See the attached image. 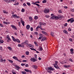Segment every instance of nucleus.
Instances as JSON below:
<instances>
[{
	"instance_id": "18",
	"label": "nucleus",
	"mask_w": 74,
	"mask_h": 74,
	"mask_svg": "<svg viewBox=\"0 0 74 74\" xmlns=\"http://www.w3.org/2000/svg\"><path fill=\"white\" fill-rule=\"evenodd\" d=\"M26 42H27V40H25V41L23 42L22 44H26Z\"/></svg>"
},
{
	"instance_id": "58",
	"label": "nucleus",
	"mask_w": 74,
	"mask_h": 74,
	"mask_svg": "<svg viewBox=\"0 0 74 74\" xmlns=\"http://www.w3.org/2000/svg\"><path fill=\"white\" fill-rule=\"evenodd\" d=\"M25 66V67H29V65L28 64H26Z\"/></svg>"
},
{
	"instance_id": "48",
	"label": "nucleus",
	"mask_w": 74,
	"mask_h": 74,
	"mask_svg": "<svg viewBox=\"0 0 74 74\" xmlns=\"http://www.w3.org/2000/svg\"><path fill=\"white\" fill-rule=\"evenodd\" d=\"M34 44L36 45L37 46H38V45L37 44V42H34Z\"/></svg>"
},
{
	"instance_id": "51",
	"label": "nucleus",
	"mask_w": 74,
	"mask_h": 74,
	"mask_svg": "<svg viewBox=\"0 0 74 74\" xmlns=\"http://www.w3.org/2000/svg\"><path fill=\"white\" fill-rule=\"evenodd\" d=\"M23 5H24V7H25V6H26V5L25 3H24L23 4Z\"/></svg>"
},
{
	"instance_id": "13",
	"label": "nucleus",
	"mask_w": 74,
	"mask_h": 74,
	"mask_svg": "<svg viewBox=\"0 0 74 74\" xmlns=\"http://www.w3.org/2000/svg\"><path fill=\"white\" fill-rule=\"evenodd\" d=\"M20 21L21 22L22 24L23 25V26H25V22H24V21L22 20H20Z\"/></svg>"
},
{
	"instance_id": "46",
	"label": "nucleus",
	"mask_w": 74,
	"mask_h": 74,
	"mask_svg": "<svg viewBox=\"0 0 74 74\" xmlns=\"http://www.w3.org/2000/svg\"><path fill=\"white\" fill-rule=\"evenodd\" d=\"M69 60L70 61H71L72 62H73V60L72 59H71V58L69 59Z\"/></svg>"
},
{
	"instance_id": "42",
	"label": "nucleus",
	"mask_w": 74,
	"mask_h": 74,
	"mask_svg": "<svg viewBox=\"0 0 74 74\" xmlns=\"http://www.w3.org/2000/svg\"><path fill=\"white\" fill-rule=\"evenodd\" d=\"M59 13V14H61V13H62V11H61V10H60L58 11Z\"/></svg>"
},
{
	"instance_id": "37",
	"label": "nucleus",
	"mask_w": 74,
	"mask_h": 74,
	"mask_svg": "<svg viewBox=\"0 0 74 74\" xmlns=\"http://www.w3.org/2000/svg\"><path fill=\"white\" fill-rule=\"evenodd\" d=\"M20 47H22V48H24V45H21V46H20Z\"/></svg>"
},
{
	"instance_id": "35",
	"label": "nucleus",
	"mask_w": 74,
	"mask_h": 74,
	"mask_svg": "<svg viewBox=\"0 0 74 74\" xmlns=\"http://www.w3.org/2000/svg\"><path fill=\"white\" fill-rule=\"evenodd\" d=\"M0 42H1V43H3V42H4V41H3L2 40H0Z\"/></svg>"
},
{
	"instance_id": "28",
	"label": "nucleus",
	"mask_w": 74,
	"mask_h": 74,
	"mask_svg": "<svg viewBox=\"0 0 74 74\" xmlns=\"http://www.w3.org/2000/svg\"><path fill=\"white\" fill-rule=\"evenodd\" d=\"M39 24L40 25V26H41V25H44V24L43 23H41V22H40Z\"/></svg>"
},
{
	"instance_id": "8",
	"label": "nucleus",
	"mask_w": 74,
	"mask_h": 74,
	"mask_svg": "<svg viewBox=\"0 0 74 74\" xmlns=\"http://www.w3.org/2000/svg\"><path fill=\"white\" fill-rule=\"evenodd\" d=\"M11 26L13 29H14L15 30H17V28H16V26H15V25H11Z\"/></svg>"
},
{
	"instance_id": "30",
	"label": "nucleus",
	"mask_w": 74,
	"mask_h": 74,
	"mask_svg": "<svg viewBox=\"0 0 74 74\" xmlns=\"http://www.w3.org/2000/svg\"><path fill=\"white\" fill-rule=\"evenodd\" d=\"M39 48L40 49V51H42V47H40Z\"/></svg>"
},
{
	"instance_id": "24",
	"label": "nucleus",
	"mask_w": 74,
	"mask_h": 74,
	"mask_svg": "<svg viewBox=\"0 0 74 74\" xmlns=\"http://www.w3.org/2000/svg\"><path fill=\"white\" fill-rule=\"evenodd\" d=\"M25 53L27 55H29V51H26Z\"/></svg>"
},
{
	"instance_id": "39",
	"label": "nucleus",
	"mask_w": 74,
	"mask_h": 74,
	"mask_svg": "<svg viewBox=\"0 0 74 74\" xmlns=\"http://www.w3.org/2000/svg\"><path fill=\"white\" fill-rule=\"evenodd\" d=\"M42 3H47V1H46V0H45L43 1Z\"/></svg>"
},
{
	"instance_id": "62",
	"label": "nucleus",
	"mask_w": 74,
	"mask_h": 74,
	"mask_svg": "<svg viewBox=\"0 0 74 74\" xmlns=\"http://www.w3.org/2000/svg\"><path fill=\"white\" fill-rule=\"evenodd\" d=\"M71 67V66L70 65H67V68H69V67Z\"/></svg>"
},
{
	"instance_id": "33",
	"label": "nucleus",
	"mask_w": 74,
	"mask_h": 74,
	"mask_svg": "<svg viewBox=\"0 0 74 74\" xmlns=\"http://www.w3.org/2000/svg\"><path fill=\"white\" fill-rule=\"evenodd\" d=\"M3 12L4 14H8V12H5V11L3 10Z\"/></svg>"
},
{
	"instance_id": "1",
	"label": "nucleus",
	"mask_w": 74,
	"mask_h": 74,
	"mask_svg": "<svg viewBox=\"0 0 74 74\" xmlns=\"http://www.w3.org/2000/svg\"><path fill=\"white\" fill-rule=\"evenodd\" d=\"M48 69H47V71L48 72V73H52V71H54V69L52 67H50L49 68L48 67Z\"/></svg>"
},
{
	"instance_id": "34",
	"label": "nucleus",
	"mask_w": 74,
	"mask_h": 74,
	"mask_svg": "<svg viewBox=\"0 0 74 74\" xmlns=\"http://www.w3.org/2000/svg\"><path fill=\"white\" fill-rule=\"evenodd\" d=\"M12 16H13V17H14V18H15V17H16V15L13 14V15H12Z\"/></svg>"
},
{
	"instance_id": "10",
	"label": "nucleus",
	"mask_w": 74,
	"mask_h": 74,
	"mask_svg": "<svg viewBox=\"0 0 74 74\" xmlns=\"http://www.w3.org/2000/svg\"><path fill=\"white\" fill-rule=\"evenodd\" d=\"M30 26L29 25H27L26 26V28L27 30H29L30 29Z\"/></svg>"
},
{
	"instance_id": "57",
	"label": "nucleus",
	"mask_w": 74,
	"mask_h": 74,
	"mask_svg": "<svg viewBox=\"0 0 74 74\" xmlns=\"http://www.w3.org/2000/svg\"><path fill=\"white\" fill-rule=\"evenodd\" d=\"M21 66H25V64L22 63L21 64Z\"/></svg>"
},
{
	"instance_id": "53",
	"label": "nucleus",
	"mask_w": 74,
	"mask_h": 74,
	"mask_svg": "<svg viewBox=\"0 0 74 74\" xmlns=\"http://www.w3.org/2000/svg\"><path fill=\"white\" fill-rule=\"evenodd\" d=\"M34 56H35V59H37V55H34Z\"/></svg>"
},
{
	"instance_id": "61",
	"label": "nucleus",
	"mask_w": 74,
	"mask_h": 74,
	"mask_svg": "<svg viewBox=\"0 0 74 74\" xmlns=\"http://www.w3.org/2000/svg\"><path fill=\"white\" fill-rule=\"evenodd\" d=\"M40 3L39 1H38L35 2V3Z\"/></svg>"
},
{
	"instance_id": "56",
	"label": "nucleus",
	"mask_w": 74,
	"mask_h": 74,
	"mask_svg": "<svg viewBox=\"0 0 74 74\" xmlns=\"http://www.w3.org/2000/svg\"><path fill=\"white\" fill-rule=\"evenodd\" d=\"M23 62H26V60H23L22 61Z\"/></svg>"
},
{
	"instance_id": "60",
	"label": "nucleus",
	"mask_w": 74,
	"mask_h": 74,
	"mask_svg": "<svg viewBox=\"0 0 74 74\" xmlns=\"http://www.w3.org/2000/svg\"><path fill=\"white\" fill-rule=\"evenodd\" d=\"M65 26H66L67 25V23H66L64 25Z\"/></svg>"
},
{
	"instance_id": "6",
	"label": "nucleus",
	"mask_w": 74,
	"mask_h": 74,
	"mask_svg": "<svg viewBox=\"0 0 74 74\" xmlns=\"http://www.w3.org/2000/svg\"><path fill=\"white\" fill-rule=\"evenodd\" d=\"M13 40L14 41H16L17 42H18V43H20V40H19L18 39H16L14 38L13 39Z\"/></svg>"
},
{
	"instance_id": "43",
	"label": "nucleus",
	"mask_w": 74,
	"mask_h": 74,
	"mask_svg": "<svg viewBox=\"0 0 74 74\" xmlns=\"http://www.w3.org/2000/svg\"><path fill=\"white\" fill-rule=\"evenodd\" d=\"M73 18H71L70 19H69L68 20V22H70V21H71V20H72Z\"/></svg>"
},
{
	"instance_id": "11",
	"label": "nucleus",
	"mask_w": 74,
	"mask_h": 74,
	"mask_svg": "<svg viewBox=\"0 0 74 74\" xmlns=\"http://www.w3.org/2000/svg\"><path fill=\"white\" fill-rule=\"evenodd\" d=\"M42 33L43 34H45L46 36H48V34H47V33L45 32L44 31H42Z\"/></svg>"
},
{
	"instance_id": "23",
	"label": "nucleus",
	"mask_w": 74,
	"mask_h": 74,
	"mask_svg": "<svg viewBox=\"0 0 74 74\" xmlns=\"http://www.w3.org/2000/svg\"><path fill=\"white\" fill-rule=\"evenodd\" d=\"M3 23L5 24L6 25H8V24H10V23L9 22L8 23L5 22H3Z\"/></svg>"
},
{
	"instance_id": "14",
	"label": "nucleus",
	"mask_w": 74,
	"mask_h": 74,
	"mask_svg": "<svg viewBox=\"0 0 74 74\" xmlns=\"http://www.w3.org/2000/svg\"><path fill=\"white\" fill-rule=\"evenodd\" d=\"M32 67L34 68V69H37V66L36 65H33Z\"/></svg>"
},
{
	"instance_id": "63",
	"label": "nucleus",
	"mask_w": 74,
	"mask_h": 74,
	"mask_svg": "<svg viewBox=\"0 0 74 74\" xmlns=\"http://www.w3.org/2000/svg\"><path fill=\"white\" fill-rule=\"evenodd\" d=\"M71 54H73V53H74V52H73V51H71Z\"/></svg>"
},
{
	"instance_id": "45",
	"label": "nucleus",
	"mask_w": 74,
	"mask_h": 74,
	"mask_svg": "<svg viewBox=\"0 0 74 74\" xmlns=\"http://www.w3.org/2000/svg\"><path fill=\"white\" fill-rule=\"evenodd\" d=\"M30 30L32 31H33V28L32 27H31L30 28Z\"/></svg>"
},
{
	"instance_id": "36",
	"label": "nucleus",
	"mask_w": 74,
	"mask_h": 74,
	"mask_svg": "<svg viewBox=\"0 0 74 74\" xmlns=\"http://www.w3.org/2000/svg\"><path fill=\"white\" fill-rule=\"evenodd\" d=\"M34 5L35 4V5H37L38 6H39V4H37V3H34Z\"/></svg>"
},
{
	"instance_id": "31",
	"label": "nucleus",
	"mask_w": 74,
	"mask_h": 74,
	"mask_svg": "<svg viewBox=\"0 0 74 74\" xmlns=\"http://www.w3.org/2000/svg\"><path fill=\"white\" fill-rule=\"evenodd\" d=\"M8 61L9 62H10V63H13V61H12V60H9Z\"/></svg>"
},
{
	"instance_id": "9",
	"label": "nucleus",
	"mask_w": 74,
	"mask_h": 74,
	"mask_svg": "<svg viewBox=\"0 0 74 74\" xmlns=\"http://www.w3.org/2000/svg\"><path fill=\"white\" fill-rule=\"evenodd\" d=\"M53 65H54V67H55V68H56V69H60V68L59 67V66H58V65H57V66H56L55 65V64H54Z\"/></svg>"
},
{
	"instance_id": "29",
	"label": "nucleus",
	"mask_w": 74,
	"mask_h": 74,
	"mask_svg": "<svg viewBox=\"0 0 74 74\" xmlns=\"http://www.w3.org/2000/svg\"><path fill=\"white\" fill-rule=\"evenodd\" d=\"M34 19L36 20V19H38V17H37V16H35L34 17Z\"/></svg>"
},
{
	"instance_id": "20",
	"label": "nucleus",
	"mask_w": 74,
	"mask_h": 74,
	"mask_svg": "<svg viewBox=\"0 0 74 74\" xmlns=\"http://www.w3.org/2000/svg\"><path fill=\"white\" fill-rule=\"evenodd\" d=\"M26 72H27V73H28V72H29L30 71V70L27 69H25L24 70Z\"/></svg>"
},
{
	"instance_id": "38",
	"label": "nucleus",
	"mask_w": 74,
	"mask_h": 74,
	"mask_svg": "<svg viewBox=\"0 0 74 74\" xmlns=\"http://www.w3.org/2000/svg\"><path fill=\"white\" fill-rule=\"evenodd\" d=\"M19 4V3L17 2V3H16L14 4V5H18Z\"/></svg>"
},
{
	"instance_id": "5",
	"label": "nucleus",
	"mask_w": 74,
	"mask_h": 74,
	"mask_svg": "<svg viewBox=\"0 0 74 74\" xmlns=\"http://www.w3.org/2000/svg\"><path fill=\"white\" fill-rule=\"evenodd\" d=\"M13 59H15V60H17V61H18V62H22V61H20V60H19L18 59V58L16 57L15 56H14L13 57Z\"/></svg>"
},
{
	"instance_id": "32",
	"label": "nucleus",
	"mask_w": 74,
	"mask_h": 74,
	"mask_svg": "<svg viewBox=\"0 0 74 74\" xmlns=\"http://www.w3.org/2000/svg\"><path fill=\"white\" fill-rule=\"evenodd\" d=\"M35 34H36V36H38V34L37 33V32H34Z\"/></svg>"
},
{
	"instance_id": "25",
	"label": "nucleus",
	"mask_w": 74,
	"mask_h": 74,
	"mask_svg": "<svg viewBox=\"0 0 74 74\" xmlns=\"http://www.w3.org/2000/svg\"><path fill=\"white\" fill-rule=\"evenodd\" d=\"M21 73L23 74H26V72L25 71H22L21 72Z\"/></svg>"
},
{
	"instance_id": "52",
	"label": "nucleus",
	"mask_w": 74,
	"mask_h": 74,
	"mask_svg": "<svg viewBox=\"0 0 74 74\" xmlns=\"http://www.w3.org/2000/svg\"><path fill=\"white\" fill-rule=\"evenodd\" d=\"M39 28H40V29H41L42 28H41V25H40V26H38Z\"/></svg>"
},
{
	"instance_id": "26",
	"label": "nucleus",
	"mask_w": 74,
	"mask_h": 74,
	"mask_svg": "<svg viewBox=\"0 0 74 74\" xmlns=\"http://www.w3.org/2000/svg\"><path fill=\"white\" fill-rule=\"evenodd\" d=\"M74 21V19H73L72 18V19L71 20L70 22V23H73V22Z\"/></svg>"
},
{
	"instance_id": "19",
	"label": "nucleus",
	"mask_w": 74,
	"mask_h": 74,
	"mask_svg": "<svg viewBox=\"0 0 74 74\" xmlns=\"http://www.w3.org/2000/svg\"><path fill=\"white\" fill-rule=\"evenodd\" d=\"M29 20H30V21H32V19H33L32 18V17L31 16L29 17Z\"/></svg>"
},
{
	"instance_id": "22",
	"label": "nucleus",
	"mask_w": 74,
	"mask_h": 74,
	"mask_svg": "<svg viewBox=\"0 0 74 74\" xmlns=\"http://www.w3.org/2000/svg\"><path fill=\"white\" fill-rule=\"evenodd\" d=\"M63 32L64 33H65V34H67L68 32H67V31H66L64 30L63 31Z\"/></svg>"
},
{
	"instance_id": "7",
	"label": "nucleus",
	"mask_w": 74,
	"mask_h": 74,
	"mask_svg": "<svg viewBox=\"0 0 74 74\" xmlns=\"http://www.w3.org/2000/svg\"><path fill=\"white\" fill-rule=\"evenodd\" d=\"M56 16H53L51 17L50 19H56Z\"/></svg>"
},
{
	"instance_id": "17",
	"label": "nucleus",
	"mask_w": 74,
	"mask_h": 74,
	"mask_svg": "<svg viewBox=\"0 0 74 74\" xmlns=\"http://www.w3.org/2000/svg\"><path fill=\"white\" fill-rule=\"evenodd\" d=\"M29 46L30 47H32V48H33V47H34V46H33V45H31V44H29Z\"/></svg>"
},
{
	"instance_id": "54",
	"label": "nucleus",
	"mask_w": 74,
	"mask_h": 74,
	"mask_svg": "<svg viewBox=\"0 0 74 74\" xmlns=\"http://www.w3.org/2000/svg\"><path fill=\"white\" fill-rule=\"evenodd\" d=\"M68 30H69V31H71V28L69 27L68 29Z\"/></svg>"
},
{
	"instance_id": "50",
	"label": "nucleus",
	"mask_w": 74,
	"mask_h": 74,
	"mask_svg": "<svg viewBox=\"0 0 74 74\" xmlns=\"http://www.w3.org/2000/svg\"><path fill=\"white\" fill-rule=\"evenodd\" d=\"M69 41H71V42L73 41V39H72L71 38H70L69 39Z\"/></svg>"
},
{
	"instance_id": "4",
	"label": "nucleus",
	"mask_w": 74,
	"mask_h": 74,
	"mask_svg": "<svg viewBox=\"0 0 74 74\" xmlns=\"http://www.w3.org/2000/svg\"><path fill=\"white\" fill-rule=\"evenodd\" d=\"M30 60L32 62H36V61H37V60L35 58H34L33 57L32 58H31V59H30Z\"/></svg>"
},
{
	"instance_id": "47",
	"label": "nucleus",
	"mask_w": 74,
	"mask_h": 74,
	"mask_svg": "<svg viewBox=\"0 0 74 74\" xmlns=\"http://www.w3.org/2000/svg\"><path fill=\"white\" fill-rule=\"evenodd\" d=\"M22 12H25V9H22L21 10Z\"/></svg>"
},
{
	"instance_id": "12",
	"label": "nucleus",
	"mask_w": 74,
	"mask_h": 74,
	"mask_svg": "<svg viewBox=\"0 0 74 74\" xmlns=\"http://www.w3.org/2000/svg\"><path fill=\"white\" fill-rule=\"evenodd\" d=\"M45 40H46V38L45 37L42 38V39L41 40V41H43Z\"/></svg>"
},
{
	"instance_id": "3",
	"label": "nucleus",
	"mask_w": 74,
	"mask_h": 74,
	"mask_svg": "<svg viewBox=\"0 0 74 74\" xmlns=\"http://www.w3.org/2000/svg\"><path fill=\"white\" fill-rule=\"evenodd\" d=\"M56 20H58L59 18H63V16L61 15H59L58 16H56Z\"/></svg>"
},
{
	"instance_id": "21",
	"label": "nucleus",
	"mask_w": 74,
	"mask_h": 74,
	"mask_svg": "<svg viewBox=\"0 0 74 74\" xmlns=\"http://www.w3.org/2000/svg\"><path fill=\"white\" fill-rule=\"evenodd\" d=\"M7 38L9 40H10V41H11V39H10V36H9V35H7Z\"/></svg>"
},
{
	"instance_id": "55",
	"label": "nucleus",
	"mask_w": 74,
	"mask_h": 74,
	"mask_svg": "<svg viewBox=\"0 0 74 74\" xmlns=\"http://www.w3.org/2000/svg\"><path fill=\"white\" fill-rule=\"evenodd\" d=\"M0 26H1V27H3V25L1 24L0 23Z\"/></svg>"
},
{
	"instance_id": "64",
	"label": "nucleus",
	"mask_w": 74,
	"mask_h": 74,
	"mask_svg": "<svg viewBox=\"0 0 74 74\" xmlns=\"http://www.w3.org/2000/svg\"><path fill=\"white\" fill-rule=\"evenodd\" d=\"M21 44H18V47H21Z\"/></svg>"
},
{
	"instance_id": "59",
	"label": "nucleus",
	"mask_w": 74,
	"mask_h": 74,
	"mask_svg": "<svg viewBox=\"0 0 74 74\" xmlns=\"http://www.w3.org/2000/svg\"><path fill=\"white\" fill-rule=\"evenodd\" d=\"M74 51V50H73V49H70L71 52V51Z\"/></svg>"
},
{
	"instance_id": "44",
	"label": "nucleus",
	"mask_w": 74,
	"mask_h": 74,
	"mask_svg": "<svg viewBox=\"0 0 74 74\" xmlns=\"http://www.w3.org/2000/svg\"><path fill=\"white\" fill-rule=\"evenodd\" d=\"M45 17H46V18H49V16L48 15H45Z\"/></svg>"
},
{
	"instance_id": "49",
	"label": "nucleus",
	"mask_w": 74,
	"mask_h": 74,
	"mask_svg": "<svg viewBox=\"0 0 74 74\" xmlns=\"http://www.w3.org/2000/svg\"><path fill=\"white\" fill-rule=\"evenodd\" d=\"M55 62H56V64H55L56 66H57V65H58L57 64H58V62L56 61Z\"/></svg>"
},
{
	"instance_id": "2",
	"label": "nucleus",
	"mask_w": 74,
	"mask_h": 74,
	"mask_svg": "<svg viewBox=\"0 0 74 74\" xmlns=\"http://www.w3.org/2000/svg\"><path fill=\"white\" fill-rule=\"evenodd\" d=\"M44 12L45 13V14H47V13H49V10L48 8H45L44 10Z\"/></svg>"
},
{
	"instance_id": "41",
	"label": "nucleus",
	"mask_w": 74,
	"mask_h": 74,
	"mask_svg": "<svg viewBox=\"0 0 74 74\" xmlns=\"http://www.w3.org/2000/svg\"><path fill=\"white\" fill-rule=\"evenodd\" d=\"M3 1H5V2H8V1H8V0H3Z\"/></svg>"
},
{
	"instance_id": "16",
	"label": "nucleus",
	"mask_w": 74,
	"mask_h": 74,
	"mask_svg": "<svg viewBox=\"0 0 74 74\" xmlns=\"http://www.w3.org/2000/svg\"><path fill=\"white\" fill-rule=\"evenodd\" d=\"M54 33L53 32H51V35L52 36V37H53L54 36V34H53Z\"/></svg>"
},
{
	"instance_id": "40",
	"label": "nucleus",
	"mask_w": 74,
	"mask_h": 74,
	"mask_svg": "<svg viewBox=\"0 0 74 74\" xmlns=\"http://www.w3.org/2000/svg\"><path fill=\"white\" fill-rule=\"evenodd\" d=\"M27 4L28 5H29V6L30 5V3L29 2L27 3Z\"/></svg>"
},
{
	"instance_id": "15",
	"label": "nucleus",
	"mask_w": 74,
	"mask_h": 74,
	"mask_svg": "<svg viewBox=\"0 0 74 74\" xmlns=\"http://www.w3.org/2000/svg\"><path fill=\"white\" fill-rule=\"evenodd\" d=\"M15 67L17 68V69H20V67L19 66H18L17 65H16L15 66Z\"/></svg>"
},
{
	"instance_id": "27",
	"label": "nucleus",
	"mask_w": 74,
	"mask_h": 74,
	"mask_svg": "<svg viewBox=\"0 0 74 74\" xmlns=\"http://www.w3.org/2000/svg\"><path fill=\"white\" fill-rule=\"evenodd\" d=\"M8 48L10 51H11V50H12V48H11V47H8Z\"/></svg>"
}]
</instances>
